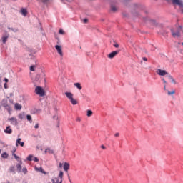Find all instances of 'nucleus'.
<instances>
[{
	"instance_id": "a878e982",
	"label": "nucleus",
	"mask_w": 183,
	"mask_h": 183,
	"mask_svg": "<svg viewBox=\"0 0 183 183\" xmlns=\"http://www.w3.org/2000/svg\"><path fill=\"white\" fill-rule=\"evenodd\" d=\"M15 151H16V149L13 151V157L15 158V159H16L17 161H19V159H21L16 154H15Z\"/></svg>"
},
{
	"instance_id": "69168bd1",
	"label": "nucleus",
	"mask_w": 183,
	"mask_h": 183,
	"mask_svg": "<svg viewBox=\"0 0 183 183\" xmlns=\"http://www.w3.org/2000/svg\"><path fill=\"white\" fill-rule=\"evenodd\" d=\"M0 154H1V149H0Z\"/></svg>"
},
{
	"instance_id": "5701e85b",
	"label": "nucleus",
	"mask_w": 183,
	"mask_h": 183,
	"mask_svg": "<svg viewBox=\"0 0 183 183\" xmlns=\"http://www.w3.org/2000/svg\"><path fill=\"white\" fill-rule=\"evenodd\" d=\"M69 101L71 102V103L72 104V105H76V104H78V102H77L76 100H75V99H74V97L71 98Z\"/></svg>"
},
{
	"instance_id": "f257e3e1",
	"label": "nucleus",
	"mask_w": 183,
	"mask_h": 183,
	"mask_svg": "<svg viewBox=\"0 0 183 183\" xmlns=\"http://www.w3.org/2000/svg\"><path fill=\"white\" fill-rule=\"evenodd\" d=\"M35 93L36 95H39V97L45 96V90L41 86H37L35 89Z\"/></svg>"
},
{
	"instance_id": "6e6d98bb",
	"label": "nucleus",
	"mask_w": 183,
	"mask_h": 183,
	"mask_svg": "<svg viewBox=\"0 0 183 183\" xmlns=\"http://www.w3.org/2000/svg\"><path fill=\"white\" fill-rule=\"evenodd\" d=\"M114 46H119V45L118 44L115 43V44H114Z\"/></svg>"
},
{
	"instance_id": "4468645a",
	"label": "nucleus",
	"mask_w": 183,
	"mask_h": 183,
	"mask_svg": "<svg viewBox=\"0 0 183 183\" xmlns=\"http://www.w3.org/2000/svg\"><path fill=\"white\" fill-rule=\"evenodd\" d=\"M65 95L66 97V98H68V99H72V98H74V94L71 92H65Z\"/></svg>"
},
{
	"instance_id": "2f4dec72",
	"label": "nucleus",
	"mask_w": 183,
	"mask_h": 183,
	"mask_svg": "<svg viewBox=\"0 0 183 183\" xmlns=\"http://www.w3.org/2000/svg\"><path fill=\"white\" fill-rule=\"evenodd\" d=\"M9 171L10 172H14V174H15V167L14 166L10 167Z\"/></svg>"
},
{
	"instance_id": "c9c22d12",
	"label": "nucleus",
	"mask_w": 183,
	"mask_h": 183,
	"mask_svg": "<svg viewBox=\"0 0 183 183\" xmlns=\"http://www.w3.org/2000/svg\"><path fill=\"white\" fill-rule=\"evenodd\" d=\"M30 71H31L32 72H34V71H35V65H32L30 66Z\"/></svg>"
},
{
	"instance_id": "cd10ccee",
	"label": "nucleus",
	"mask_w": 183,
	"mask_h": 183,
	"mask_svg": "<svg viewBox=\"0 0 183 183\" xmlns=\"http://www.w3.org/2000/svg\"><path fill=\"white\" fill-rule=\"evenodd\" d=\"M45 152H49V154H54V150H52L49 148H47L45 149Z\"/></svg>"
},
{
	"instance_id": "393cba45",
	"label": "nucleus",
	"mask_w": 183,
	"mask_h": 183,
	"mask_svg": "<svg viewBox=\"0 0 183 183\" xmlns=\"http://www.w3.org/2000/svg\"><path fill=\"white\" fill-rule=\"evenodd\" d=\"M17 172L19 174L22 171V166L21 164H16Z\"/></svg>"
},
{
	"instance_id": "72a5a7b5",
	"label": "nucleus",
	"mask_w": 183,
	"mask_h": 183,
	"mask_svg": "<svg viewBox=\"0 0 183 183\" xmlns=\"http://www.w3.org/2000/svg\"><path fill=\"white\" fill-rule=\"evenodd\" d=\"M59 177L61 178V179H62V178H64V172L60 171Z\"/></svg>"
},
{
	"instance_id": "39448f33",
	"label": "nucleus",
	"mask_w": 183,
	"mask_h": 183,
	"mask_svg": "<svg viewBox=\"0 0 183 183\" xmlns=\"http://www.w3.org/2000/svg\"><path fill=\"white\" fill-rule=\"evenodd\" d=\"M171 32L173 38H179V36H181V33L179 32V30L174 31V29H171Z\"/></svg>"
},
{
	"instance_id": "a18cd8bd",
	"label": "nucleus",
	"mask_w": 183,
	"mask_h": 183,
	"mask_svg": "<svg viewBox=\"0 0 183 183\" xmlns=\"http://www.w3.org/2000/svg\"><path fill=\"white\" fill-rule=\"evenodd\" d=\"M4 82H6V84L7 82H9V80L6 78H4Z\"/></svg>"
},
{
	"instance_id": "a211bd4d",
	"label": "nucleus",
	"mask_w": 183,
	"mask_h": 183,
	"mask_svg": "<svg viewBox=\"0 0 183 183\" xmlns=\"http://www.w3.org/2000/svg\"><path fill=\"white\" fill-rule=\"evenodd\" d=\"M14 107H15V109H16L17 111L22 109V105H21L18 103L15 104Z\"/></svg>"
},
{
	"instance_id": "1a4fd4ad",
	"label": "nucleus",
	"mask_w": 183,
	"mask_h": 183,
	"mask_svg": "<svg viewBox=\"0 0 183 183\" xmlns=\"http://www.w3.org/2000/svg\"><path fill=\"white\" fill-rule=\"evenodd\" d=\"M40 79H41V76L39 74H36L34 80V85H36V84H39V82H41Z\"/></svg>"
},
{
	"instance_id": "603ef678",
	"label": "nucleus",
	"mask_w": 183,
	"mask_h": 183,
	"mask_svg": "<svg viewBox=\"0 0 183 183\" xmlns=\"http://www.w3.org/2000/svg\"><path fill=\"white\" fill-rule=\"evenodd\" d=\"M76 121H77L78 122H81V118L78 117V118L76 119Z\"/></svg>"
},
{
	"instance_id": "09e8293b",
	"label": "nucleus",
	"mask_w": 183,
	"mask_h": 183,
	"mask_svg": "<svg viewBox=\"0 0 183 183\" xmlns=\"http://www.w3.org/2000/svg\"><path fill=\"white\" fill-rule=\"evenodd\" d=\"M101 148H102V149H107V147L105 146H104V145H102Z\"/></svg>"
},
{
	"instance_id": "b1692460",
	"label": "nucleus",
	"mask_w": 183,
	"mask_h": 183,
	"mask_svg": "<svg viewBox=\"0 0 183 183\" xmlns=\"http://www.w3.org/2000/svg\"><path fill=\"white\" fill-rule=\"evenodd\" d=\"M1 158L6 159L8 158V157H9V155L8 154V153L4 152L1 154Z\"/></svg>"
},
{
	"instance_id": "37998d69",
	"label": "nucleus",
	"mask_w": 183,
	"mask_h": 183,
	"mask_svg": "<svg viewBox=\"0 0 183 183\" xmlns=\"http://www.w3.org/2000/svg\"><path fill=\"white\" fill-rule=\"evenodd\" d=\"M4 87L5 89H8V84L6 83H4Z\"/></svg>"
},
{
	"instance_id": "4d7b16f0",
	"label": "nucleus",
	"mask_w": 183,
	"mask_h": 183,
	"mask_svg": "<svg viewBox=\"0 0 183 183\" xmlns=\"http://www.w3.org/2000/svg\"><path fill=\"white\" fill-rule=\"evenodd\" d=\"M9 97H14V93H10Z\"/></svg>"
},
{
	"instance_id": "49530a36",
	"label": "nucleus",
	"mask_w": 183,
	"mask_h": 183,
	"mask_svg": "<svg viewBox=\"0 0 183 183\" xmlns=\"http://www.w3.org/2000/svg\"><path fill=\"white\" fill-rule=\"evenodd\" d=\"M34 128H36V129L39 128V124H36L34 126Z\"/></svg>"
},
{
	"instance_id": "e2e57ef3",
	"label": "nucleus",
	"mask_w": 183,
	"mask_h": 183,
	"mask_svg": "<svg viewBox=\"0 0 183 183\" xmlns=\"http://www.w3.org/2000/svg\"><path fill=\"white\" fill-rule=\"evenodd\" d=\"M55 46H59V45H56Z\"/></svg>"
},
{
	"instance_id": "0eeeda50",
	"label": "nucleus",
	"mask_w": 183,
	"mask_h": 183,
	"mask_svg": "<svg viewBox=\"0 0 183 183\" xmlns=\"http://www.w3.org/2000/svg\"><path fill=\"white\" fill-rule=\"evenodd\" d=\"M41 112H42V109H36V108H34L31 110V114H41Z\"/></svg>"
},
{
	"instance_id": "13d9d810",
	"label": "nucleus",
	"mask_w": 183,
	"mask_h": 183,
	"mask_svg": "<svg viewBox=\"0 0 183 183\" xmlns=\"http://www.w3.org/2000/svg\"><path fill=\"white\" fill-rule=\"evenodd\" d=\"M164 91L167 89V85H164Z\"/></svg>"
},
{
	"instance_id": "7ed1b4c3",
	"label": "nucleus",
	"mask_w": 183,
	"mask_h": 183,
	"mask_svg": "<svg viewBox=\"0 0 183 183\" xmlns=\"http://www.w3.org/2000/svg\"><path fill=\"white\" fill-rule=\"evenodd\" d=\"M156 74H157V75H159V76H165V75H169V74L167 71L162 70L161 69H158L156 71Z\"/></svg>"
},
{
	"instance_id": "bf43d9fd",
	"label": "nucleus",
	"mask_w": 183,
	"mask_h": 183,
	"mask_svg": "<svg viewBox=\"0 0 183 183\" xmlns=\"http://www.w3.org/2000/svg\"><path fill=\"white\" fill-rule=\"evenodd\" d=\"M179 45H183V42L179 43Z\"/></svg>"
},
{
	"instance_id": "052dcab7",
	"label": "nucleus",
	"mask_w": 183,
	"mask_h": 183,
	"mask_svg": "<svg viewBox=\"0 0 183 183\" xmlns=\"http://www.w3.org/2000/svg\"><path fill=\"white\" fill-rule=\"evenodd\" d=\"M164 36H168V35L166 34H164Z\"/></svg>"
},
{
	"instance_id": "58836bf2",
	"label": "nucleus",
	"mask_w": 183,
	"mask_h": 183,
	"mask_svg": "<svg viewBox=\"0 0 183 183\" xmlns=\"http://www.w3.org/2000/svg\"><path fill=\"white\" fill-rule=\"evenodd\" d=\"M32 161H34V162H39V159H38V157H34Z\"/></svg>"
},
{
	"instance_id": "2eb2a0df",
	"label": "nucleus",
	"mask_w": 183,
	"mask_h": 183,
	"mask_svg": "<svg viewBox=\"0 0 183 183\" xmlns=\"http://www.w3.org/2000/svg\"><path fill=\"white\" fill-rule=\"evenodd\" d=\"M35 170L36 171H39L40 172H41V174H44V175H46V172L45 170H44V169L42 167H35Z\"/></svg>"
},
{
	"instance_id": "a19ab883",
	"label": "nucleus",
	"mask_w": 183,
	"mask_h": 183,
	"mask_svg": "<svg viewBox=\"0 0 183 183\" xmlns=\"http://www.w3.org/2000/svg\"><path fill=\"white\" fill-rule=\"evenodd\" d=\"M18 164L17 165H20V166H22V160L20 159L19 161H18Z\"/></svg>"
},
{
	"instance_id": "f704fd0d",
	"label": "nucleus",
	"mask_w": 183,
	"mask_h": 183,
	"mask_svg": "<svg viewBox=\"0 0 183 183\" xmlns=\"http://www.w3.org/2000/svg\"><path fill=\"white\" fill-rule=\"evenodd\" d=\"M167 94L168 95H174V94H175V90H173L172 92H169V90H167Z\"/></svg>"
},
{
	"instance_id": "0e129e2a",
	"label": "nucleus",
	"mask_w": 183,
	"mask_h": 183,
	"mask_svg": "<svg viewBox=\"0 0 183 183\" xmlns=\"http://www.w3.org/2000/svg\"><path fill=\"white\" fill-rule=\"evenodd\" d=\"M1 82H2V81L0 80V84H1Z\"/></svg>"
},
{
	"instance_id": "c756f323",
	"label": "nucleus",
	"mask_w": 183,
	"mask_h": 183,
	"mask_svg": "<svg viewBox=\"0 0 183 183\" xmlns=\"http://www.w3.org/2000/svg\"><path fill=\"white\" fill-rule=\"evenodd\" d=\"M22 172L24 174V175H26V174H28V169H26V167H23Z\"/></svg>"
},
{
	"instance_id": "c85d7f7f",
	"label": "nucleus",
	"mask_w": 183,
	"mask_h": 183,
	"mask_svg": "<svg viewBox=\"0 0 183 183\" xmlns=\"http://www.w3.org/2000/svg\"><path fill=\"white\" fill-rule=\"evenodd\" d=\"M32 158H34V155L30 154V155H29V156L27 157L26 160H27V161H32V160H33Z\"/></svg>"
},
{
	"instance_id": "6ab92c4d",
	"label": "nucleus",
	"mask_w": 183,
	"mask_h": 183,
	"mask_svg": "<svg viewBox=\"0 0 183 183\" xmlns=\"http://www.w3.org/2000/svg\"><path fill=\"white\" fill-rule=\"evenodd\" d=\"M139 48V51L141 54H148V51H147V49H145V48H141V47H138Z\"/></svg>"
},
{
	"instance_id": "423d86ee",
	"label": "nucleus",
	"mask_w": 183,
	"mask_h": 183,
	"mask_svg": "<svg viewBox=\"0 0 183 183\" xmlns=\"http://www.w3.org/2000/svg\"><path fill=\"white\" fill-rule=\"evenodd\" d=\"M55 49L57 51V53L59 54V55H60V56H64V53L62 51V46H55Z\"/></svg>"
},
{
	"instance_id": "8fccbe9b",
	"label": "nucleus",
	"mask_w": 183,
	"mask_h": 183,
	"mask_svg": "<svg viewBox=\"0 0 183 183\" xmlns=\"http://www.w3.org/2000/svg\"><path fill=\"white\" fill-rule=\"evenodd\" d=\"M114 137H119V133H116V134H114Z\"/></svg>"
},
{
	"instance_id": "680f3d73",
	"label": "nucleus",
	"mask_w": 183,
	"mask_h": 183,
	"mask_svg": "<svg viewBox=\"0 0 183 183\" xmlns=\"http://www.w3.org/2000/svg\"><path fill=\"white\" fill-rule=\"evenodd\" d=\"M10 102H14V101L13 100H10Z\"/></svg>"
},
{
	"instance_id": "473e14b6",
	"label": "nucleus",
	"mask_w": 183,
	"mask_h": 183,
	"mask_svg": "<svg viewBox=\"0 0 183 183\" xmlns=\"http://www.w3.org/2000/svg\"><path fill=\"white\" fill-rule=\"evenodd\" d=\"M59 34L60 35H65V31H64L62 29H59Z\"/></svg>"
},
{
	"instance_id": "9d476101",
	"label": "nucleus",
	"mask_w": 183,
	"mask_h": 183,
	"mask_svg": "<svg viewBox=\"0 0 183 183\" xmlns=\"http://www.w3.org/2000/svg\"><path fill=\"white\" fill-rule=\"evenodd\" d=\"M26 50L30 53V55L31 54H36V49H34V47H26Z\"/></svg>"
},
{
	"instance_id": "aec40b11",
	"label": "nucleus",
	"mask_w": 183,
	"mask_h": 183,
	"mask_svg": "<svg viewBox=\"0 0 183 183\" xmlns=\"http://www.w3.org/2000/svg\"><path fill=\"white\" fill-rule=\"evenodd\" d=\"M9 35H6V36H2V41H3V44H5V42H6L8 38H9Z\"/></svg>"
},
{
	"instance_id": "79ce46f5",
	"label": "nucleus",
	"mask_w": 183,
	"mask_h": 183,
	"mask_svg": "<svg viewBox=\"0 0 183 183\" xmlns=\"http://www.w3.org/2000/svg\"><path fill=\"white\" fill-rule=\"evenodd\" d=\"M83 22H84V24H87L88 23V19H84Z\"/></svg>"
},
{
	"instance_id": "3c124183",
	"label": "nucleus",
	"mask_w": 183,
	"mask_h": 183,
	"mask_svg": "<svg viewBox=\"0 0 183 183\" xmlns=\"http://www.w3.org/2000/svg\"><path fill=\"white\" fill-rule=\"evenodd\" d=\"M40 1H41V2L45 3V2H48L49 0H40Z\"/></svg>"
},
{
	"instance_id": "e433bc0d",
	"label": "nucleus",
	"mask_w": 183,
	"mask_h": 183,
	"mask_svg": "<svg viewBox=\"0 0 183 183\" xmlns=\"http://www.w3.org/2000/svg\"><path fill=\"white\" fill-rule=\"evenodd\" d=\"M111 9L113 12H115L117 11V7L115 6H112Z\"/></svg>"
},
{
	"instance_id": "4c0bfd02",
	"label": "nucleus",
	"mask_w": 183,
	"mask_h": 183,
	"mask_svg": "<svg viewBox=\"0 0 183 183\" xmlns=\"http://www.w3.org/2000/svg\"><path fill=\"white\" fill-rule=\"evenodd\" d=\"M24 114H19V119H24Z\"/></svg>"
},
{
	"instance_id": "5fc2aeb1",
	"label": "nucleus",
	"mask_w": 183,
	"mask_h": 183,
	"mask_svg": "<svg viewBox=\"0 0 183 183\" xmlns=\"http://www.w3.org/2000/svg\"><path fill=\"white\" fill-rule=\"evenodd\" d=\"M59 168H62V163H59Z\"/></svg>"
},
{
	"instance_id": "6e6552de",
	"label": "nucleus",
	"mask_w": 183,
	"mask_h": 183,
	"mask_svg": "<svg viewBox=\"0 0 183 183\" xmlns=\"http://www.w3.org/2000/svg\"><path fill=\"white\" fill-rule=\"evenodd\" d=\"M9 121L11 122L12 125H15L16 127V125H18V119H16V118H15V117L9 118Z\"/></svg>"
},
{
	"instance_id": "4be33fe9",
	"label": "nucleus",
	"mask_w": 183,
	"mask_h": 183,
	"mask_svg": "<svg viewBox=\"0 0 183 183\" xmlns=\"http://www.w3.org/2000/svg\"><path fill=\"white\" fill-rule=\"evenodd\" d=\"M26 119L30 122V124H32V116H31V114L26 115Z\"/></svg>"
},
{
	"instance_id": "864d4df0",
	"label": "nucleus",
	"mask_w": 183,
	"mask_h": 183,
	"mask_svg": "<svg viewBox=\"0 0 183 183\" xmlns=\"http://www.w3.org/2000/svg\"><path fill=\"white\" fill-rule=\"evenodd\" d=\"M41 76H42L43 78H44V77H45V73H42V74H41Z\"/></svg>"
},
{
	"instance_id": "f3484780",
	"label": "nucleus",
	"mask_w": 183,
	"mask_h": 183,
	"mask_svg": "<svg viewBox=\"0 0 183 183\" xmlns=\"http://www.w3.org/2000/svg\"><path fill=\"white\" fill-rule=\"evenodd\" d=\"M167 78H168V79H169L170 81H171V83L172 84H174V85L177 84V81H175V79H174V77H172V76H171V75H167Z\"/></svg>"
},
{
	"instance_id": "ddd939ff",
	"label": "nucleus",
	"mask_w": 183,
	"mask_h": 183,
	"mask_svg": "<svg viewBox=\"0 0 183 183\" xmlns=\"http://www.w3.org/2000/svg\"><path fill=\"white\" fill-rule=\"evenodd\" d=\"M20 12L23 16L28 15V10H26V9L21 8Z\"/></svg>"
},
{
	"instance_id": "de8ad7c7",
	"label": "nucleus",
	"mask_w": 183,
	"mask_h": 183,
	"mask_svg": "<svg viewBox=\"0 0 183 183\" xmlns=\"http://www.w3.org/2000/svg\"><path fill=\"white\" fill-rule=\"evenodd\" d=\"M143 61H145L147 62V61H148V59L147 57H143L142 58Z\"/></svg>"
},
{
	"instance_id": "f8f14e48",
	"label": "nucleus",
	"mask_w": 183,
	"mask_h": 183,
	"mask_svg": "<svg viewBox=\"0 0 183 183\" xmlns=\"http://www.w3.org/2000/svg\"><path fill=\"white\" fill-rule=\"evenodd\" d=\"M69 167H70V165H69V163L68 162H65L64 164V166H63V168L64 169V171L66 172L68 171H69Z\"/></svg>"
},
{
	"instance_id": "bb28decb",
	"label": "nucleus",
	"mask_w": 183,
	"mask_h": 183,
	"mask_svg": "<svg viewBox=\"0 0 183 183\" xmlns=\"http://www.w3.org/2000/svg\"><path fill=\"white\" fill-rule=\"evenodd\" d=\"M94 114V112H92V110H87V117H92V114Z\"/></svg>"
},
{
	"instance_id": "c03bdc74",
	"label": "nucleus",
	"mask_w": 183,
	"mask_h": 183,
	"mask_svg": "<svg viewBox=\"0 0 183 183\" xmlns=\"http://www.w3.org/2000/svg\"><path fill=\"white\" fill-rule=\"evenodd\" d=\"M162 81H163V84H167V81H165V79L162 78Z\"/></svg>"
},
{
	"instance_id": "7c9ffc66",
	"label": "nucleus",
	"mask_w": 183,
	"mask_h": 183,
	"mask_svg": "<svg viewBox=\"0 0 183 183\" xmlns=\"http://www.w3.org/2000/svg\"><path fill=\"white\" fill-rule=\"evenodd\" d=\"M53 183H62V179L59 182V179L55 178L54 180L53 179Z\"/></svg>"
},
{
	"instance_id": "9b49d317",
	"label": "nucleus",
	"mask_w": 183,
	"mask_h": 183,
	"mask_svg": "<svg viewBox=\"0 0 183 183\" xmlns=\"http://www.w3.org/2000/svg\"><path fill=\"white\" fill-rule=\"evenodd\" d=\"M21 138H18L16 142V146L18 147V145L19 144L21 147H24V145H25V142H21Z\"/></svg>"
},
{
	"instance_id": "ea45409f",
	"label": "nucleus",
	"mask_w": 183,
	"mask_h": 183,
	"mask_svg": "<svg viewBox=\"0 0 183 183\" xmlns=\"http://www.w3.org/2000/svg\"><path fill=\"white\" fill-rule=\"evenodd\" d=\"M8 29H11V31H13V32H18V29H14L12 28L9 27Z\"/></svg>"
},
{
	"instance_id": "f03ea898",
	"label": "nucleus",
	"mask_w": 183,
	"mask_h": 183,
	"mask_svg": "<svg viewBox=\"0 0 183 183\" xmlns=\"http://www.w3.org/2000/svg\"><path fill=\"white\" fill-rule=\"evenodd\" d=\"M1 106L8 111L9 114H11V106L8 104L7 100L3 99L1 102Z\"/></svg>"
},
{
	"instance_id": "338daca9",
	"label": "nucleus",
	"mask_w": 183,
	"mask_h": 183,
	"mask_svg": "<svg viewBox=\"0 0 183 183\" xmlns=\"http://www.w3.org/2000/svg\"><path fill=\"white\" fill-rule=\"evenodd\" d=\"M14 1H16V0H14Z\"/></svg>"
},
{
	"instance_id": "dca6fc26",
	"label": "nucleus",
	"mask_w": 183,
	"mask_h": 183,
	"mask_svg": "<svg viewBox=\"0 0 183 183\" xmlns=\"http://www.w3.org/2000/svg\"><path fill=\"white\" fill-rule=\"evenodd\" d=\"M5 134H11L12 133V129H11V126H7L6 127V129L4 130Z\"/></svg>"
},
{
	"instance_id": "412c9836",
	"label": "nucleus",
	"mask_w": 183,
	"mask_h": 183,
	"mask_svg": "<svg viewBox=\"0 0 183 183\" xmlns=\"http://www.w3.org/2000/svg\"><path fill=\"white\" fill-rule=\"evenodd\" d=\"M74 86L78 88L79 89V91H81V89H82V86H81V83H75Z\"/></svg>"
},
{
	"instance_id": "20e7f679",
	"label": "nucleus",
	"mask_w": 183,
	"mask_h": 183,
	"mask_svg": "<svg viewBox=\"0 0 183 183\" xmlns=\"http://www.w3.org/2000/svg\"><path fill=\"white\" fill-rule=\"evenodd\" d=\"M120 51L121 50H116L111 52L107 55V58H109V59H112L113 58H115V56H117V55L119 54Z\"/></svg>"
}]
</instances>
